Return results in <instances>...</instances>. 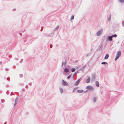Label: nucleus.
Segmentation results:
<instances>
[{
	"label": "nucleus",
	"mask_w": 124,
	"mask_h": 124,
	"mask_svg": "<svg viewBox=\"0 0 124 124\" xmlns=\"http://www.w3.org/2000/svg\"><path fill=\"white\" fill-rule=\"evenodd\" d=\"M7 80H9L8 81H9L10 80V78L9 77H8L7 78Z\"/></svg>",
	"instance_id": "e433bc0d"
},
{
	"label": "nucleus",
	"mask_w": 124,
	"mask_h": 124,
	"mask_svg": "<svg viewBox=\"0 0 124 124\" xmlns=\"http://www.w3.org/2000/svg\"><path fill=\"white\" fill-rule=\"evenodd\" d=\"M109 56V54H106L104 58V59H105L107 60V59L108 58Z\"/></svg>",
	"instance_id": "2eb2a0df"
},
{
	"label": "nucleus",
	"mask_w": 124,
	"mask_h": 124,
	"mask_svg": "<svg viewBox=\"0 0 124 124\" xmlns=\"http://www.w3.org/2000/svg\"><path fill=\"white\" fill-rule=\"evenodd\" d=\"M78 88V87H75L73 89V92H74V91H75V90H76V89Z\"/></svg>",
	"instance_id": "c85d7f7f"
},
{
	"label": "nucleus",
	"mask_w": 124,
	"mask_h": 124,
	"mask_svg": "<svg viewBox=\"0 0 124 124\" xmlns=\"http://www.w3.org/2000/svg\"><path fill=\"white\" fill-rule=\"evenodd\" d=\"M16 10V8H14V9H13V11H15Z\"/></svg>",
	"instance_id": "a19ab883"
},
{
	"label": "nucleus",
	"mask_w": 124,
	"mask_h": 124,
	"mask_svg": "<svg viewBox=\"0 0 124 124\" xmlns=\"http://www.w3.org/2000/svg\"><path fill=\"white\" fill-rule=\"evenodd\" d=\"M74 16L73 15H72L71 16L70 19L71 20H72L74 19Z\"/></svg>",
	"instance_id": "b1692460"
},
{
	"label": "nucleus",
	"mask_w": 124,
	"mask_h": 124,
	"mask_svg": "<svg viewBox=\"0 0 124 124\" xmlns=\"http://www.w3.org/2000/svg\"><path fill=\"white\" fill-rule=\"evenodd\" d=\"M64 71L65 73H67L69 71V69L67 68H65L64 69Z\"/></svg>",
	"instance_id": "9b49d317"
},
{
	"label": "nucleus",
	"mask_w": 124,
	"mask_h": 124,
	"mask_svg": "<svg viewBox=\"0 0 124 124\" xmlns=\"http://www.w3.org/2000/svg\"><path fill=\"white\" fill-rule=\"evenodd\" d=\"M53 46V45L51 44H50V48H51Z\"/></svg>",
	"instance_id": "c9c22d12"
},
{
	"label": "nucleus",
	"mask_w": 124,
	"mask_h": 124,
	"mask_svg": "<svg viewBox=\"0 0 124 124\" xmlns=\"http://www.w3.org/2000/svg\"><path fill=\"white\" fill-rule=\"evenodd\" d=\"M74 74H73V77H72V78H74Z\"/></svg>",
	"instance_id": "a18cd8bd"
},
{
	"label": "nucleus",
	"mask_w": 124,
	"mask_h": 124,
	"mask_svg": "<svg viewBox=\"0 0 124 124\" xmlns=\"http://www.w3.org/2000/svg\"><path fill=\"white\" fill-rule=\"evenodd\" d=\"M49 35L50 36V37H53L54 35V33H51Z\"/></svg>",
	"instance_id": "5701e85b"
},
{
	"label": "nucleus",
	"mask_w": 124,
	"mask_h": 124,
	"mask_svg": "<svg viewBox=\"0 0 124 124\" xmlns=\"http://www.w3.org/2000/svg\"><path fill=\"white\" fill-rule=\"evenodd\" d=\"M20 77L21 78H22L23 77V75L22 74H20Z\"/></svg>",
	"instance_id": "473e14b6"
},
{
	"label": "nucleus",
	"mask_w": 124,
	"mask_h": 124,
	"mask_svg": "<svg viewBox=\"0 0 124 124\" xmlns=\"http://www.w3.org/2000/svg\"><path fill=\"white\" fill-rule=\"evenodd\" d=\"M8 91H9L8 90H7V92H6V94L8 95L9 94V93H8L7 92H8Z\"/></svg>",
	"instance_id": "ea45409f"
},
{
	"label": "nucleus",
	"mask_w": 124,
	"mask_h": 124,
	"mask_svg": "<svg viewBox=\"0 0 124 124\" xmlns=\"http://www.w3.org/2000/svg\"><path fill=\"white\" fill-rule=\"evenodd\" d=\"M28 86L27 85H26L25 86L26 87V88L27 87H28Z\"/></svg>",
	"instance_id": "6e6d98bb"
},
{
	"label": "nucleus",
	"mask_w": 124,
	"mask_h": 124,
	"mask_svg": "<svg viewBox=\"0 0 124 124\" xmlns=\"http://www.w3.org/2000/svg\"><path fill=\"white\" fill-rule=\"evenodd\" d=\"M18 98L17 97H16L15 100V102L14 106H15L17 104L18 101Z\"/></svg>",
	"instance_id": "1a4fd4ad"
},
{
	"label": "nucleus",
	"mask_w": 124,
	"mask_h": 124,
	"mask_svg": "<svg viewBox=\"0 0 124 124\" xmlns=\"http://www.w3.org/2000/svg\"><path fill=\"white\" fill-rule=\"evenodd\" d=\"M119 1L121 3H122L124 2V0H119Z\"/></svg>",
	"instance_id": "393cba45"
},
{
	"label": "nucleus",
	"mask_w": 124,
	"mask_h": 124,
	"mask_svg": "<svg viewBox=\"0 0 124 124\" xmlns=\"http://www.w3.org/2000/svg\"><path fill=\"white\" fill-rule=\"evenodd\" d=\"M78 61V60H76L75 61V62H76V63Z\"/></svg>",
	"instance_id": "c03bdc74"
},
{
	"label": "nucleus",
	"mask_w": 124,
	"mask_h": 124,
	"mask_svg": "<svg viewBox=\"0 0 124 124\" xmlns=\"http://www.w3.org/2000/svg\"><path fill=\"white\" fill-rule=\"evenodd\" d=\"M60 93H63V90L61 88H60Z\"/></svg>",
	"instance_id": "412c9836"
},
{
	"label": "nucleus",
	"mask_w": 124,
	"mask_h": 124,
	"mask_svg": "<svg viewBox=\"0 0 124 124\" xmlns=\"http://www.w3.org/2000/svg\"><path fill=\"white\" fill-rule=\"evenodd\" d=\"M95 85L97 87L99 86V84L98 82V81H96L95 82Z\"/></svg>",
	"instance_id": "f3484780"
},
{
	"label": "nucleus",
	"mask_w": 124,
	"mask_h": 124,
	"mask_svg": "<svg viewBox=\"0 0 124 124\" xmlns=\"http://www.w3.org/2000/svg\"><path fill=\"white\" fill-rule=\"evenodd\" d=\"M88 90H86L84 92V93H86V92H87V91Z\"/></svg>",
	"instance_id": "79ce46f5"
},
{
	"label": "nucleus",
	"mask_w": 124,
	"mask_h": 124,
	"mask_svg": "<svg viewBox=\"0 0 124 124\" xmlns=\"http://www.w3.org/2000/svg\"><path fill=\"white\" fill-rule=\"evenodd\" d=\"M21 60H23V59H21Z\"/></svg>",
	"instance_id": "bf43d9fd"
},
{
	"label": "nucleus",
	"mask_w": 124,
	"mask_h": 124,
	"mask_svg": "<svg viewBox=\"0 0 124 124\" xmlns=\"http://www.w3.org/2000/svg\"><path fill=\"white\" fill-rule=\"evenodd\" d=\"M81 80L82 78H80L79 79L76 81V82L74 84V85L76 86L78 85L79 84L80 81Z\"/></svg>",
	"instance_id": "20e7f679"
},
{
	"label": "nucleus",
	"mask_w": 124,
	"mask_h": 124,
	"mask_svg": "<svg viewBox=\"0 0 124 124\" xmlns=\"http://www.w3.org/2000/svg\"><path fill=\"white\" fill-rule=\"evenodd\" d=\"M103 30L102 29H101L99 31H98L96 33L97 35L98 36H100L102 33Z\"/></svg>",
	"instance_id": "7ed1b4c3"
},
{
	"label": "nucleus",
	"mask_w": 124,
	"mask_h": 124,
	"mask_svg": "<svg viewBox=\"0 0 124 124\" xmlns=\"http://www.w3.org/2000/svg\"><path fill=\"white\" fill-rule=\"evenodd\" d=\"M71 77V75H70L69 76L67 77V79H69Z\"/></svg>",
	"instance_id": "bb28decb"
},
{
	"label": "nucleus",
	"mask_w": 124,
	"mask_h": 124,
	"mask_svg": "<svg viewBox=\"0 0 124 124\" xmlns=\"http://www.w3.org/2000/svg\"><path fill=\"white\" fill-rule=\"evenodd\" d=\"M96 99L95 98H94L93 100V101L94 102H95L96 101Z\"/></svg>",
	"instance_id": "cd10ccee"
},
{
	"label": "nucleus",
	"mask_w": 124,
	"mask_h": 124,
	"mask_svg": "<svg viewBox=\"0 0 124 124\" xmlns=\"http://www.w3.org/2000/svg\"><path fill=\"white\" fill-rule=\"evenodd\" d=\"M14 95V93L13 92H12L10 94V96H12V95Z\"/></svg>",
	"instance_id": "f704fd0d"
},
{
	"label": "nucleus",
	"mask_w": 124,
	"mask_h": 124,
	"mask_svg": "<svg viewBox=\"0 0 124 124\" xmlns=\"http://www.w3.org/2000/svg\"><path fill=\"white\" fill-rule=\"evenodd\" d=\"M76 70V69L75 68H73L71 69V71L72 72L75 71Z\"/></svg>",
	"instance_id": "aec40b11"
},
{
	"label": "nucleus",
	"mask_w": 124,
	"mask_h": 124,
	"mask_svg": "<svg viewBox=\"0 0 124 124\" xmlns=\"http://www.w3.org/2000/svg\"><path fill=\"white\" fill-rule=\"evenodd\" d=\"M101 64H104L105 66L108 67V63L105 62H103L101 63Z\"/></svg>",
	"instance_id": "6e6552de"
},
{
	"label": "nucleus",
	"mask_w": 124,
	"mask_h": 124,
	"mask_svg": "<svg viewBox=\"0 0 124 124\" xmlns=\"http://www.w3.org/2000/svg\"><path fill=\"white\" fill-rule=\"evenodd\" d=\"M83 90H78L77 91V92L80 93H83Z\"/></svg>",
	"instance_id": "dca6fc26"
},
{
	"label": "nucleus",
	"mask_w": 124,
	"mask_h": 124,
	"mask_svg": "<svg viewBox=\"0 0 124 124\" xmlns=\"http://www.w3.org/2000/svg\"><path fill=\"white\" fill-rule=\"evenodd\" d=\"M122 25L124 27V20L122 22Z\"/></svg>",
	"instance_id": "7c9ffc66"
},
{
	"label": "nucleus",
	"mask_w": 124,
	"mask_h": 124,
	"mask_svg": "<svg viewBox=\"0 0 124 124\" xmlns=\"http://www.w3.org/2000/svg\"><path fill=\"white\" fill-rule=\"evenodd\" d=\"M59 27L58 26H57L56 27L54 28V30H55V31H56V30H57L58 29Z\"/></svg>",
	"instance_id": "a878e982"
},
{
	"label": "nucleus",
	"mask_w": 124,
	"mask_h": 124,
	"mask_svg": "<svg viewBox=\"0 0 124 124\" xmlns=\"http://www.w3.org/2000/svg\"><path fill=\"white\" fill-rule=\"evenodd\" d=\"M6 86H7V87H8L9 86V85H7Z\"/></svg>",
	"instance_id": "864d4df0"
},
{
	"label": "nucleus",
	"mask_w": 124,
	"mask_h": 124,
	"mask_svg": "<svg viewBox=\"0 0 124 124\" xmlns=\"http://www.w3.org/2000/svg\"><path fill=\"white\" fill-rule=\"evenodd\" d=\"M112 37L111 36H108L107 37V39H106V41H111L112 40Z\"/></svg>",
	"instance_id": "39448f33"
},
{
	"label": "nucleus",
	"mask_w": 124,
	"mask_h": 124,
	"mask_svg": "<svg viewBox=\"0 0 124 124\" xmlns=\"http://www.w3.org/2000/svg\"><path fill=\"white\" fill-rule=\"evenodd\" d=\"M88 54H87L86 55V56L87 57L88 56Z\"/></svg>",
	"instance_id": "de8ad7c7"
},
{
	"label": "nucleus",
	"mask_w": 124,
	"mask_h": 124,
	"mask_svg": "<svg viewBox=\"0 0 124 124\" xmlns=\"http://www.w3.org/2000/svg\"><path fill=\"white\" fill-rule=\"evenodd\" d=\"M67 63V61L66 59H65L64 63V62H62L61 67H63V65H66V64Z\"/></svg>",
	"instance_id": "9d476101"
},
{
	"label": "nucleus",
	"mask_w": 124,
	"mask_h": 124,
	"mask_svg": "<svg viewBox=\"0 0 124 124\" xmlns=\"http://www.w3.org/2000/svg\"><path fill=\"white\" fill-rule=\"evenodd\" d=\"M111 15L110 14L108 17L107 18V20L108 22H109L111 20Z\"/></svg>",
	"instance_id": "f8f14e48"
},
{
	"label": "nucleus",
	"mask_w": 124,
	"mask_h": 124,
	"mask_svg": "<svg viewBox=\"0 0 124 124\" xmlns=\"http://www.w3.org/2000/svg\"><path fill=\"white\" fill-rule=\"evenodd\" d=\"M19 85L22 86H23L24 85V84L23 83H21L19 84Z\"/></svg>",
	"instance_id": "c756f323"
},
{
	"label": "nucleus",
	"mask_w": 124,
	"mask_h": 124,
	"mask_svg": "<svg viewBox=\"0 0 124 124\" xmlns=\"http://www.w3.org/2000/svg\"><path fill=\"white\" fill-rule=\"evenodd\" d=\"M43 35H45L46 37H50V36L49 34H47L43 33Z\"/></svg>",
	"instance_id": "6ab92c4d"
},
{
	"label": "nucleus",
	"mask_w": 124,
	"mask_h": 124,
	"mask_svg": "<svg viewBox=\"0 0 124 124\" xmlns=\"http://www.w3.org/2000/svg\"><path fill=\"white\" fill-rule=\"evenodd\" d=\"M95 74H93L92 75V79L93 80H94L95 78Z\"/></svg>",
	"instance_id": "a211bd4d"
},
{
	"label": "nucleus",
	"mask_w": 124,
	"mask_h": 124,
	"mask_svg": "<svg viewBox=\"0 0 124 124\" xmlns=\"http://www.w3.org/2000/svg\"><path fill=\"white\" fill-rule=\"evenodd\" d=\"M19 33L21 36H22V34L21 33Z\"/></svg>",
	"instance_id": "58836bf2"
},
{
	"label": "nucleus",
	"mask_w": 124,
	"mask_h": 124,
	"mask_svg": "<svg viewBox=\"0 0 124 124\" xmlns=\"http://www.w3.org/2000/svg\"><path fill=\"white\" fill-rule=\"evenodd\" d=\"M90 78L89 77H88V79H87L86 80V82L87 83H89L90 82Z\"/></svg>",
	"instance_id": "4468645a"
},
{
	"label": "nucleus",
	"mask_w": 124,
	"mask_h": 124,
	"mask_svg": "<svg viewBox=\"0 0 124 124\" xmlns=\"http://www.w3.org/2000/svg\"><path fill=\"white\" fill-rule=\"evenodd\" d=\"M42 31V29L41 28V29L40 30V31Z\"/></svg>",
	"instance_id": "3c124183"
},
{
	"label": "nucleus",
	"mask_w": 124,
	"mask_h": 124,
	"mask_svg": "<svg viewBox=\"0 0 124 124\" xmlns=\"http://www.w3.org/2000/svg\"><path fill=\"white\" fill-rule=\"evenodd\" d=\"M26 40H25L24 41V42H26Z\"/></svg>",
	"instance_id": "603ef678"
},
{
	"label": "nucleus",
	"mask_w": 124,
	"mask_h": 124,
	"mask_svg": "<svg viewBox=\"0 0 124 124\" xmlns=\"http://www.w3.org/2000/svg\"><path fill=\"white\" fill-rule=\"evenodd\" d=\"M5 100L4 99H3L1 100V101L2 103L4 102H5Z\"/></svg>",
	"instance_id": "2f4dec72"
},
{
	"label": "nucleus",
	"mask_w": 124,
	"mask_h": 124,
	"mask_svg": "<svg viewBox=\"0 0 124 124\" xmlns=\"http://www.w3.org/2000/svg\"><path fill=\"white\" fill-rule=\"evenodd\" d=\"M121 52L120 51H118L116 54L115 60L116 61L121 55Z\"/></svg>",
	"instance_id": "f257e3e1"
},
{
	"label": "nucleus",
	"mask_w": 124,
	"mask_h": 124,
	"mask_svg": "<svg viewBox=\"0 0 124 124\" xmlns=\"http://www.w3.org/2000/svg\"><path fill=\"white\" fill-rule=\"evenodd\" d=\"M112 38L113 37H115L116 38L117 37V35L116 34H114L113 35H112L111 36Z\"/></svg>",
	"instance_id": "4be33fe9"
},
{
	"label": "nucleus",
	"mask_w": 124,
	"mask_h": 124,
	"mask_svg": "<svg viewBox=\"0 0 124 124\" xmlns=\"http://www.w3.org/2000/svg\"><path fill=\"white\" fill-rule=\"evenodd\" d=\"M78 71H78V70L77 71H76V72H75L74 73V75L75 74H77L78 73Z\"/></svg>",
	"instance_id": "72a5a7b5"
},
{
	"label": "nucleus",
	"mask_w": 124,
	"mask_h": 124,
	"mask_svg": "<svg viewBox=\"0 0 124 124\" xmlns=\"http://www.w3.org/2000/svg\"><path fill=\"white\" fill-rule=\"evenodd\" d=\"M5 70L6 71H8V69L7 68L5 69Z\"/></svg>",
	"instance_id": "4c0bfd02"
},
{
	"label": "nucleus",
	"mask_w": 124,
	"mask_h": 124,
	"mask_svg": "<svg viewBox=\"0 0 124 124\" xmlns=\"http://www.w3.org/2000/svg\"><path fill=\"white\" fill-rule=\"evenodd\" d=\"M31 83H30L29 84V85H31Z\"/></svg>",
	"instance_id": "49530a36"
},
{
	"label": "nucleus",
	"mask_w": 124,
	"mask_h": 124,
	"mask_svg": "<svg viewBox=\"0 0 124 124\" xmlns=\"http://www.w3.org/2000/svg\"><path fill=\"white\" fill-rule=\"evenodd\" d=\"M62 84L64 86H68V83L63 80H62Z\"/></svg>",
	"instance_id": "423d86ee"
},
{
	"label": "nucleus",
	"mask_w": 124,
	"mask_h": 124,
	"mask_svg": "<svg viewBox=\"0 0 124 124\" xmlns=\"http://www.w3.org/2000/svg\"><path fill=\"white\" fill-rule=\"evenodd\" d=\"M99 50L100 51L103 48V45L102 44H101L99 46Z\"/></svg>",
	"instance_id": "0eeeda50"
},
{
	"label": "nucleus",
	"mask_w": 124,
	"mask_h": 124,
	"mask_svg": "<svg viewBox=\"0 0 124 124\" xmlns=\"http://www.w3.org/2000/svg\"><path fill=\"white\" fill-rule=\"evenodd\" d=\"M86 88L88 90L91 91H93L94 90V88L92 86L90 85H88L87 86Z\"/></svg>",
	"instance_id": "f03ea898"
},
{
	"label": "nucleus",
	"mask_w": 124,
	"mask_h": 124,
	"mask_svg": "<svg viewBox=\"0 0 124 124\" xmlns=\"http://www.w3.org/2000/svg\"><path fill=\"white\" fill-rule=\"evenodd\" d=\"M0 65H1V64H2V62L1 61L0 62Z\"/></svg>",
	"instance_id": "09e8293b"
},
{
	"label": "nucleus",
	"mask_w": 124,
	"mask_h": 124,
	"mask_svg": "<svg viewBox=\"0 0 124 124\" xmlns=\"http://www.w3.org/2000/svg\"><path fill=\"white\" fill-rule=\"evenodd\" d=\"M92 49H91V50L92 51Z\"/></svg>",
	"instance_id": "4d7b16f0"
},
{
	"label": "nucleus",
	"mask_w": 124,
	"mask_h": 124,
	"mask_svg": "<svg viewBox=\"0 0 124 124\" xmlns=\"http://www.w3.org/2000/svg\"><path fill=\"white\" fill-rule=\"evenodd\" d=\"M72 59H71L70 60V61H72Z\"/></svg>",
	"instance_id": "13d9d810"
},
{
	"label": "nucleus",
	"mask_w": 124,
	"mask_h": 124,
	"mask_svg": "<svg viewBox=\"0 0 124 124\" xmlns=\"http://www.w3.org/2000/svg\"><path fill=\"white\" fill-rule=\"evenodd\" d=\"M86 66V65H85L83 67L81 68H80L79 69V70L80 71H83L84 70V69Z\"/></svg>",
	"instance_id": "ddd939ff"
},
{
	"label": "nucleus",
	"mask_w": 124,
	"mask_h": 124,
	"mask_svg": "<svg viewBox=\"0 0 124 124\" xmlns=\"http://www.w3.org/2000/svg\"><path fill=\"white\" fill-rule=\"evenodd\" d=\"M15 59L16 60H18V58H15Z\"/></svg>",
	"instance_id": "8fccbe9b"
},
{
	"label": "nucleus",
	"mask_w": 124,
	"mask_h": 124,
	"mask_svg": "<svg viewBox=\"0 0 124 124\" xmlns=\"http://www.w3.org/2000/svg\"><path fill=\"white\" fill-rule=\"evenodd\" d=\"M25 31V30L23 31H22V32H23L24 31Z\"/></svg>",
	"instance_id": "5fc2aeb1"
},
{
	"label": "nucleus",
	"mask_w": 124,
	"mask_h": 124,
	"mask_svg": "<svg viewBox=\"0 0 124 124\" xmlns=\"http://www.w3.org/2000/svg\"><path fill=\"white\" fill-rule=\"evenodd\" d=\"M7 122H5L3 124H7Z\"/></svg>",
	"instance_id": "37998d69"
}]
</instances>
